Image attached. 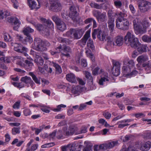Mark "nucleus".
<instances>
[{"label": "nucleus", "instance_id": "obj_2", "mask_svg": "<svg viewBox=\"0 0 151 151\" xmlns=\"http://www.w3.org/2000/svg\"><path fill=\"white\" fill-rule=\"evenodd\" d=\"M124 40L126 44L130 45L132 47L136 48L137 47L138 44L137 38L130 32H127L124 37Z\"/></svg>", "mask_w": 151, "mask_h": 151}, {"label": "nucleus", "instance_id": "obj_20", "mask_svg": "<svg viewBox=\"0 0 151 151\" xmlns=\"http://www.w3.org/2000/svg\"><path fill=\"white\" fill-rule=\"evenodd\" d=\"M114 20L115 18L109 19L108 20V27L111 32H113L114 29Z\"/></svg>", "mask_w": 151, "mask_h": 151}, {"label": "nucleus", "instance_id": "obj_24", "mask_svg": "<svg viewBox=\"0 0 151 151\" xmlns=\"http://www.w3.org/2000/svg\"><path fill=\"white\" fill-rule=\"evenodd\" d=\"M148 32L150 35L148 36L146 35H145L142 37V39L144 42L150 43L151 42V29Z\"/></svg>", "mask_w": 151, "mask_h": 151}, {"label": "nucleus", "instance_id": "obj_62", "mask_svg": "<svg viewBox=\"0 0 151 151\" xmlns=\"http://www.w3.org/2000/svg\"><path fill=\"white\" fill-rule=\"evenodd\" d=\"M74 31L73 29H70L66 33V35L68 37H71L72 34L73 35Z\"/></svg>", "mask_w": 151, "mask_h": 151}, {"label": "nucleus", "instance_id": "obj_64", "mask_svg": "<svg viewBox=\"0 0 151 151\" xmlns=\"http://www.w3.org/2000/svg\"><path fill=\"white\" fill-rule=\"evenodd\" d=\"M12 2L14 4V7L15 9H17L19 3L17 0H11Z\"/></svg>", "mask_w": 151, "mask_h": 151}, {"label": "nucleus", "instance_id": "obj_25", "mask_svg": "<svg viewBox=\"0 0 151 151\" xmlns=\"http://www.w3.org/2000/svg\"><path fill=\"white\" fill-rule=\"evenodd\" d=\"M115 15L118 16L116 19H120L123 20L127 19L125 17L127 16V15L124 12H117L115 13Z\"/></svg>", "mask_w": 151, "mask_h": 151}, {"label": "nucleus", "instance_id": "obj_18", "mask_svg": "<svg viewBox=\"0 0 151 151\" xmlns=\"http://www.w3.org/2000/svg\"><path fill=\"white\" fill-rule=\"evenodd\" d=\"M151 147V142L148 141L144 144H141L140 150L142 151H147Z\"/></svg>", "mask_w": 151, "mask_h": 151}, {"label": "nucleus", "instance_id": "obj_38", "mask_svg": "<svg viewBox=\"0 0 151 151\" xmlns=\"http://www.w3.org/2000/svg\"><path fill=\"white\" fill-rule=\"evenodd\" d=\"M21 81L26 84L29 83L32 81V79L30 77L26 76L22 77Z\"/></svg>", "mask_w": 151, "mask_h": 151}, {"label": "nucleus", "instance_id": "obj_40", "mask_svg": "<svg viewBox=\"0 0 151 151\" xmlns=\"http://www.w3.org/2000/svg\"><path fill=\"white\" fill-rule=\"evenodd\" d=\"M102 70L99 67H96L93 71V74L94 75H96L99 74L102 72Z\"/></svg>", "mask_w": 151, "mask_h": 151}, {"label": "nucleus", "instance_id": "obj_59", "mask_svg": "<svg viewBox=\"0 0 151 151\" xmlns=\"http://www.w3.org/2000/svg\"><path fill=\"white\" fill-rule=\"evenodd\" d=\"M115 5L117 8H120L122 6V3L120 1H114Z\"/></svg>", "mask_w": 151, "mask_h": 151}, {"label": "nucleus", "instance_id": "obj_17", "mask_svg": "<svg viewBox=\"0 0 151 151\" xmlns=\"http://www.w3.org/2000/svg\"><path fill=\"white\" fill-rule=\"evenodd\" d=\"M123 43V38L122 36H117L116 37L114 41L115 46H120Z\"/></svg>", "mask_w": 151, "mask_h": 151}, {"label": "nucleus", "instance_id": "obj_36", "mask_svg": "<svg viewBox=\"0 0 151 151\" xmlns=\"http://www.w3.org/2000/svg\"><path fill=\"white\" fill-rule=\"evenodd\" d=\"M106 40L107 41V45L110 46H115L114 41H113L112 39L110 36H107L106 37Z\"/></svg>", "mask_w": 151, "mask_h": 151}, {"label": "nucleus", "instance_id": "obj_9", "mask_svg": "<svg viewBox=\"0 0 151 151\" xmlns=\"http://www.w3.org/2000/svg\"><path fill=\"white\" fill-rule=\"evenodd\" d=\"M11 45L12 46L14 47V50L17 52L22 53L23 52L27 51V49L20 44L12 42Z\"/></svg>", "mask_w": 151, "mask_h": 151}, {"label": "nucleus", "instance_id": "obj_16", "mask_svg": "<svg viewBox=\"0 0 151 151\" xmlns=\"http://www.w3.org/2000/svg\"><path fill=\"white\" fill-rule=\"evenodd\" d=\"M135 32L137 35L143 34L146 32V29L142 27V24L134 28Z\"/></svg>", "mask_w": 151, "mask_h": 151}, {"label": "nucleus", "instance_id": "obj_54", "mask_svg": "<svg viewBox=\"0 0 151 151\" xmlns=\"http://www.w3.org/2000/svg\"><path fill=\"white\" fill-rule=\"evenodd\" d=\"M26 37L25 39L26 42H28L29 43H31L32 42L33 39L31 37L30 35H26Z\"/></svg>", "mask_w": 151, "mask_h": 151}, {"label": "nucleus", "instance_id": "obj_37", "mask_svg": "<svg viewBox=\"0 0 151 151\" xmlns=\"http://www.w3.org/2000/svg\"><path fill=\"white\" fill-rule=\"evenodd\" d=\"M9 12L7 11L3 12L2 11H0V19H3L9 15Z\"/></svg>", "mask_w": 151, "mask_h": 151}, {"label": "nucleus", "instance_id": "obj_33", "mask_svg": "<svg viewBox=\"0 0 151 151\" xmlns=\"http://www.w3.org/2000/svg\"><path fill=\"white\" fill-rule=\"evenodd\" d=\"M118 142L117 141H112L106 144V148L110 149L113 148L115 146L117 145Z\"/></svg>", "mask_w": 151, "mask_h": 151}, {"label": "nucleus", "instance_id": "obj_58", "mask_svg": "<svg viewBox=\"0 0 151 151\" xmlns=\"http://www.w3.org/2000/svg\"><path fill=\"white\" fill-rule=\"evenodd\" d=\"M103 114L104 117L107 119H109L111 116V114L108 112H104Z\"/></svg>", "mask_w": 151, "mask_h": 151}, {"label": "nucleus", "instance_id": "obj_43", "mask_svg": "<svg viewBox=\"0 0 151 151\" xmlns=\"http://www.w3.org/2000/svg\"><path fill=\"white\" fill-rule=\"evenodd\" d=\"M0 60L5 63H9L10 62V58L9 57L2 56L0 58Z\"/></svg>", "mask_w": 151, "mask_h": 151}, {"label": "nucleus", "instance_id": "obj_15", "mask_svg": "<svg viewBox=\"0 0 151 151\" xmlns=\"http://www.w3.org/2000/svg\"><path fill=\"white\" fill-rule=\"evenodd\" d=\"M66 78L68 81L71 83H76V76L73 73L68 74L66 75Z\"/></svg>", "mask_w": 151, "mask_h": 151}, {"label": "nucleus", "instance_id": "obj_42", "mask_svg": "<svg viewBox=\"0 0 151 151\" xmlns=\"http://www.w3.org/2000/svg\"><path fill=\"white\" fill-rule=\"evenodd\" d=\"M133 23L134 28L142 24L138 18H136L133 21Z\"/></svg>", "mask_w": 151, "mask_h": 151}, {"label": "nucleus", "instance_id": "obj_28", "mask_svg": "<svg viewBox=\"0 0 151 151\" xmlns=\"http://www.w3.org/2000/svg\"><path fill=\"white\" fill-rule=\"evenodd\" d=\"M148 59V56L146 55H142L139 56L137 60L139 63H142L147 61Z\"/></svg>", "mask_w": 151, "mask_h": 151}, {"label": "nucleus", "instance_id": "obj_19", "mask_svg": "<svg viewBox=\"0 0 151 151\" xmlns=\"http://www.w3.org/2000/svg\"><path fill=\"white\" fill-rule=\"evenodd\" d=\"M108 36L104 32H102L101 31L99 30L98 33L97 34V38L100 41H104V40H106V37Z\"/></svg>", "mask_w": 151, "mask_h": 151}, {"label": "nucleus", "instance_id": "obj_3", "mask_svg": "<svg viewBox=\"0 0 151 151\" xmlns=\"http://www.w3.org/2000/svg\"><path fill=\"white\" fill-rule=\"evenodd\" d=\"M138 7L141 12L145 13L151 8V3L146 0H139L138 1Z\"/></svg>", "mask_w": 151, "mask_h": 151}, {"label": "nucleus", "instance_id": "obj_11", "mask_svg": "<svg viewBox=\"0 0 151 151\" xmlns=\"http://www.w3.org/2000/svg\"><path fill=\"white\" fill-rule=\"evenodd\" d=\"M96 19L99 23H101L105 21L106 20V13H101L99 11H96Z\"/></svg>", "mask_w": 151, "mask_h": 151}, {"label": "nucleus", "instance_id": "obj_48", "mask_svg": "<svg viewBox=\"0 0 151 151\" xmlns=\"http://www.w3.org/2000/svg\"><path fill=\"white\" fill-rule=\"evenodd\" d=\"M69 131L73 134L78 130V128L74 126H71L69 127Z\"/></svg>", "mask_w": 151, "mask_h": 151}, {"label": "nucleus", "instance_id": "obj_60", "mask_svg": "<svg viewBox=\"0 0 151 151\" xmlns=\"http://www.w3.org/2000/svg\"><path fill=\"white\" fill-rule=\"evenodd\" d=\"M67 121L65 120H63L60 122L58 125V127H61L63 126H65L67 125Z\"/></svg>", "mask_w": 151, "mask_h": 151}, {"label": "nucleus", "instance_id": "obj_29", "mask_svg": "<svg viewBox=\"0 0 151 151\" xmlns=\"http://www.w3.org/2000/svg\"><path fill=\"white\" fill-rule=\"evenodd\" d=\"M147 48L148 47L146 45L141 44L138 47L137 50L140 53H142L146 52Z\"/></svg>", "mask_w": 151, "mask_h": 151}, {"label": "nucleus", "instance_id": "obj_22", "mask_svg": "<svg viewBox=\"0 0 151 151\" xmlns=\"http://www.w3.org/2000/svg\"><path fill=\"white\" fill-rule=\"evenodd\" d=\"M25 65L24 68L27 71H30L33 65V63L29 60H25Z\"/></svg>", "mask_w": 151, "mask_h": 151}, {"label": "nucleus", "instance_id": "obj_34", "mask_svg": "<svg viewBox=\"0 0 151 151\" xmlns=\"http://www.w3.org/2000/svg\"><path fill=\"white\" fill-rule=\"evenodd\" d=\"M123 21V20L121 19H116V27L118 29H122Z\"/></svg>", "mask_w": 151, "mask_h": 151}, {"label": "nucleus", "instance_id": "obj_30", "mask_svg": "<svg viewBox=\"0 0 151 151\" xmlns=\"http://www.w3.org/2000/svg\"><path fill=\"white\" fill-rule=\"evenodd\" d=\"M83 73L85 76V77L87 79L88 82L92 83L93 78L91 75V73L88 71H83Z\"/></svg>", "mask_w": 151, "mask_h": 151}, {"label": "nucleus", "instance_id": "obj_5", "mask_svg": "<svg viewBox=\"0 0 151 151\" xmlns=\"http://www.w3.org/2000/svg\"><path fill=\"white\" fill-rule=\"evenodd\" d=\"M50 6L49 9L53 12H58L60 11L62 6L60 4L55 0H50Z\"/></svg>", "mask_w": 151, "mask_h": 151}, {"label": "nucleus", "instance_id": "obj_57", "mask_svg": "<svg viewBox=\"0 0 151 151\" xmlns=\"http://www.w3.org/2000/svg\"><path fill=\"white\" fill-rule=\"evenodd\" d=\"M113 12L111 10H109L108 13L107 15L108 18V19H114V18L113 16Z\"/></svg>", "mask_w": 151, "mask_h": 151}, {"label": "nucleus", "instance_id": "obj_12", "mask_svg": "<svg viewBox=\"0 0 151 151\" xmlns=\"http://www.w3.org/2000/svg\"><path fill=\"white\" fill-rule=\"evenodd\" d=\"M84 32V29H74L73 36L74 39L78 40L82 36Z\"/></svg>", "mask_w": 151, "mask_h": 151}, {"label": "nucleus", "instance_id": "obj_56", "mask_svg": "<svg viewBox=\"0 0 151 151\" xmlns=\"http://www.w3.org/2000/svg\"><path fill=\"white\" fill-rule=\"evenodd\" d=\"M59 41L61 43H65L67 44L68 43L69 40L66 38H64L62 37H60L58 39Z\"/></svg>", "mask_w": 151, "mask_h": 151}, {"label": "nucleus", "instance_id": "obj_23", "mask_svg": "<svg viewBox=\"0 0 151 151\" xmlns=\"http://www.w3.org/2000/svg\"><path fill=\"white\" fill-rule=\"evenodd\" d=\"M41 20L45 23V25H47L49 27L52 28L54 27V24L52 21L49 20H47L44 18H41Z\"/></svg>", "mask_w": 151, "mask_h": 151}, {"label": "nucleus", "instance_id": "obj_35", "mask_svg": "<svg viewBox=\"0 0 151 151\" xmlns=\"http://www.w3.org/2000/svg\"><path fill=\"white\" fill-rule=\"evenodd\" d=\"M53 66L55 68L56 73L57 74H60L62 72V70L60 66L58 64L53 63Z\"/></svg>", "mask_w": 151, "mask_h": 151}, {"label": "nucleus", "instance_id": "obj_47", "mask_svg": "<svg viewBox=\"0 0 151 151\" xmlns=\"http://www.w3.org/2000/svg\"><path fill=\"white\" fill-rule=\"evenodd\" d=\"M63 51L65 53H70L72 52V50L70 47L69 46H65L63 47Z\"/></svg>", "mask_w": 151, "mask_h": 151}, {"label": "nucleus", "instance_id": "obj_52", "mask_svg": "<svg viewBox=\"0 0 151 151\" xmlns=\"http://www.w3.org/2000/svg\"><path fill=\"white\" fill-rule=\"evenodd\" d=\"M57 137L58 139H60L63 137V134L61 130H59L57 133Z\"/></svg>", "mask_w": 151, "mask_h": 151}, {"label": "nucleus", "instance_id": "obj_53", "mask_svg": "<svg viewBox=\"0 0 151 151\" xmlns=\"http://www.w3.org/2000/svg\"><path fill=\"white\" fill-rule=\"evenodd\" d=\"M24 116H27L30 115L31 113V111L29 109H26L24 110L23 111Z\"/></svg>", "mask_w": 151, "mask_h": 151}, {"label": "nucleus", "instance_id": "obj_13", "mask_svg": "<svg viewBox=\"0 0 151 151\" xmlns=\"http://www.w3.org/2000/svg\"><path fill=\"white\" fill-rule=\"evenodd\" d=\"M28 5L32 9H38L40 7V4L38 0H37L38 4L37 5L34 0H27Z\"/></svg>", "mask_w": 151, "mask_h": 151}, {"label": "nucleus", "instance_id": "obj_45", "mask_svg": "<svg viewBox=\"0 0 151 151\" xmlns=\"http://www.w3.org/2000/svg\"><path fill=\"white\" fill-rule=\"evenodd\" d=\"M20 127H14L12 129V134L15 135L17 134H19L20 133Z\"/></svg>", "mask_w": 151, "mask_h": 151}, {"label": "nucleus", "instance_id": "obj_7", "mask_svg": "<svg viewBox=\"0 0 151 151\" xmlns=\"http://www.w3.org/2000/svg\"><path fill=\"white\" fill-rule=\"evenodd\" d=\"M112 62L113 67L111 71L114 75L117 76L120 73V63L118 61L114 60H112Z\"/></svg>", "mask_w": 151, "mask_h": 151}, {"label": "nucleus", "instance_id": "obj_39", "mask_svg": "<svg viewBox=\"0 0 151 151\" xmlns=\"http://www.w3.org/2000/svg\"><path fill=\"white\" fill-rule=\"evenodd\" d=\"M129 23L127 19L124 20L123 23L122 25V29L123 30H126L128 29Z\"/></svg>", "mask_w": 151, "mask_h": 151}, {"label": "nucleus", "instance_id": "obj_6", "mask_svg": "<svg viewBox=\"0 0 151 151\" xmlns=\"http://www.w3.org/2000/svg\"><path fill=\"white\" fill-rule=\"evenodd\" d=\"M52 20L57 26V28L60 30L63 31L66 29V24L60 19L56 16H54L52 17Z\"/></svg>", "mask_w": 151, "mask_h": 151}, {"label": "nucleus", "instance_id": "obj_26", "mask_svg": "<svg viewBox=\"0 0 151 151\" xmlns=\"http://www.w3.org/2000/svg\"><path fill=\"white\" fill-rule=\"evenodd\" d=\"M8 22L10 23L14 24H19V21L18 19L15 17H10L7 18Z\"/></svg>", "mask_w": 151, "mask_h": 151}, {"label": "nucleus", "instance_id": "obj_10", "mask_svg": "<svg viewBox=\"0 0 151 151\" xmlns=\"http://www.w3.org/2000/svg\"><path fill=\"white\" fill-rule=\"evenodd\" d=\"M91 28V27L88 30L86 31L82 38L78 41V43L81 46L83 47V46L85 45L87 40L90 37V33L91 32L90 29Z\"/></svg>", "mask_w": 151, "mask_h": 151}, {"label": "nucleus", "instance_id": "obj_27", "mask_svg": "<svg viewBox=\"0 0 151 151\" xmlns=\"http://www.w3.org/2000/svg\"><path fill=\"white\" fill-rule=\"evenodd\" d=\"M36 59H35V62L38 66H42L44 63V60L42 58L38 55L36 56Z\"/></svg>", "mask_w": 151, "mask_h": 151}, {"label": "nucleus", "instance_id": "obj_63", "mask_svg": "<svg viewBox=\"0 0 151 151\" xmlns=\"http://www.w3.org/2000/svg\"><path fill=\"white\" fill-rule=\"evenodd\" d=\"M55 118L58 119H64L65 118V115L62 114H58L55 116Z\"/></svg>", "mask_w": 151, "mask_h": 151}, {"label": "nucleus", "instance_id": "obj_31", "mask_svg": "<svg viewBox=\"0 0 151 151\" xmlns=\"http://www.w3.org/2000/svg\"><path fill=\"white\" fill-rule=\"evenodd\" d=\"M34 31V29L29 26L24 27L23 30V32L25 35H30L29 33L33 32Z\"/></svg>", "mask_w": 151, "mask_h": 151}, {"label": "nucleus", "instance_id": "obj_46", "mask_svg": "<svg viewBox=\"0 0 151 151\" xmlns=\"http://www.w3.org/2000/svg\"><path fill=\"white\" fill-rule=\"evenodd\" d=\"M66 107V106L63 104H61L58 105L57 106V108L53 109V111L55 112H58L61 111V108H65Z\"/></svg>", "mask_w": 151, "mask_h": 151}, {"label": "nucleus", "instance_id": "obj_50", "mask_svg": "<svg viewBox=\"0 0 151 151\" xmlns=\"http://www.w3.org/2000/svg\"><path fill=\"white\" fill-rule=\"evenodd\" d=\"M37 29L39 31H44L45 29L46 28V27L41 24H39L37 25Z\"/></svg>", "mask_w": 151, "mask_h": 151}, {"label": "nucleus", "instance_id": "obj_44", "mask_svg": "<svg viewBox=\"0 0 151 151\" xmlns=\"http://www.w3.org/2000/svg\"><path fill=\"white\" fill-rule=\"evenodd\" d=\"M87 45L88 47L92 50H93L94 48L93 40L91 39H89L87 42Z\"/></svg>", "mask_w": 151, "mask_h": 151}, {"label": "nucleus", "instance_id": "obj_55", "mask_svg": "<svg viewBox=\"0 0 151 151\" xmlns=\"http://www.w3.org/2000/svg\"><path fill=\"white\" fill-rule=\"evenodd\" d=\"M109 79L107 78L103 77L101 78L99 81V83L100 85H103L104 82L109 81Z\"/></svg>", "mask_w": 151, "mask_h": 151}, {"label": "nucleus", "instance_id": "obj_61", "mask_svg": "<svg viewBox=\"0 0 151 151\" xmlns=\"http://www.w3.org/2000/svg\"><path fill=\"white\" fill-rule=\"evenodd\" d=\"M132 116H135L137 118H139L141 116L143 117H145V115L142 113H138L136 114H132Z\"/></svg>", "mask_w": 151, "mask_h": 151}, {"label": "nucleus", "instance_id": "obj_41", "mask_svg": "<svg viewBox=\"0 0 151 151\" xmlns=\"http://www.w3.org/2000/svg\"><path fill=\"white\" fill-rule=\"evenodd\" d=\"M4 40L5 42H10L12 40V39L10 35L8 33H5L4 35Z\"/></svg>", "mask_w": 151, "mask_h": 151}, {"label": "nucleus", "instance_id": "obj_14", "mask_svg": "<svg viewBox=\"0 0 151 151\" xmlns=\"http://www.w3.org/2000/svg\"><path fill=\"white\" fill-rule=\"evenodd\" d=\"M90 6L93 8H94L98 9H103L105 10L107 8V6L106 4H103L100 5L98 4L92 2L90 4Z\"/></svg>", "mask_w": 151, "mask_h": 151}, {"label": "nucleus", "instance_id": "obj_51", "mask_svg": "<svg viewBox=\"0 0 151 151\" xmlns=\"http://www.w3.org/2000/svg\"><path fill=\"white\" fill-rule=\"evenodd\" d=\"M78 86H75L73 87L72 89V92L74 94H77L78 93L80 89L78 88Z\"/></svg>", "mask_w": 151, "mask_h": 151}, {"label": "nucleus", "instance_id": "obj_8", "mask_svg": "<svg viewBox=\"0 0 151 151\" xmlns=\"http://www.w3.org/2000/svg\"><path fill=\"white\" fill-rule=\"evenodd\" d=\"M77 8L78 9V6L73 4L70 6L69 8L70 11L69 13V16L74 21L76 20L78 15Z\"/></svg>", "mask_w": 151, "mask_h": 151}, {"label": "nucleus", "instance_id": "obj_32", "mask_svg": "<svg viewBox=\"0 0 151 151\" xmlns=\"http://www.w3.org/2000/svg\"><path fill=\"white\" fill-rule=\"evenodd\" d=\"M29 75L32 77L33 80L36 83L39 85L40 84V78H37L32 72H29Z\"/></svg>", "mask_w": 151, "mask_h": 151}, {"label": "nucleus", "instance_id": "obj_4", "mask_svg": "<svg viewBox=\"0 0 151 151\" xmlns=\"http://www.w3.org/2000/svg\"><path fill=\"white\" fill-rule=\"evenodd\" d=\"M42 40L39 38H35L34 40L33 49L38 51L42 52L46 51L47 48L43 44Z\"/></svg>", "mask_w": 151, "mask_h": 151}, {"label": "nucleus", "instance_id": "obj_21", "mask_svg": "<svg viewBox=\"0 0 151 151\" xmlns=\"http://www.w3.org/2000/svg\"><path fill=\"white\" fill-rule=\"evenodd\" d=\"M15 59H17V61L16 64L20 67L24 68V66L25 60L21 56H16L14 58Z\"/></svg>", "mask_w": 151, "mask_h": 151}, {"label": "nucleus", "instance_id": "obj_1", "mask_svg": "<svg viewBox=\"0 0 151 151\" xmlns=\"http://www.w3.org/2000/svg\"><path fill=\"white\" fill-rule=\"evenodd\" d=\"M124 66L122 68L123 73L127 77H130L138 73L137 71L134 70L130 73L131 68L134 65V63L132 60L125 59L123 61Z\"/></svg>", "mask_w": 151, "mask_h": 151}, {"label": "nucleus", "instance_id": "obj_49", "mask_svg": "<svg viewBox=\"0 0 151 151\" xmlns=\"http://www.w3.org/2000/svg\"><path fill=\"white\" fill-rule=\"evenodd\" d=\"M40 106L41 107V109L42 111L46 113H49L50 111L47 109L48 107L47 106H45L44 105H40Z\"/></svg>", "mask_w": 151, "mask_h": 151}]
</instances>
